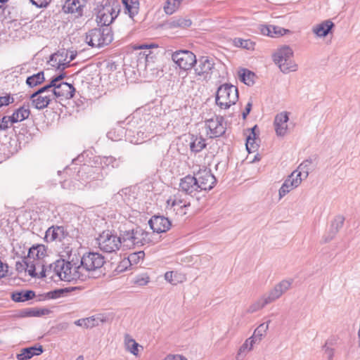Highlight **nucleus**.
Returning a JSON list of instances; mask_svg holds the SVG:
<instances>
[{
	"label": "nucleus",
	"instance_id": "nucleus-6",
	"mask_svg": "<svg viewBox=\"0 0 360 360\" xmlns=\"http://www.w3.org/2000/svg\"><path fill=\"white\" fill-rule=\"evenodd\" d=\"M120 13L119 4L113 1L105 4L98 5L96 8V21L103 27H108L117 17Z\"/></svg>",
	"mask_w": 360,
	"mask_h": 360
},
{
	"label": "nucleus",
	"instance_id": "nucleus-49",
	"mask_svg": "<svg viewBox=\"0 0 360 360\" xmlns=\"http://www.w3.org/2000/svg\"><path fill=\"white\" fill-rule=\"evenodd\" d=\"M344 221H345V218L342 216H341V215L337 216L334 219V220L333 221L332 224H331L333 230L335 232L338 231V230L342 227Z\"/></svg>",
	"mask_w": 360,
	"mask_h": 360
},
{
	"label": "nucleus",
	"instance_id": "nucleus-9",
	"mask_svg": "<svg viewBox=\"0 0 360 360\" xmlns=\"http://www.w3.org/2000/svg\"><path fill=\"white\" fill-rule=\"evenodd\" d=\"M99 248L105 252H115L122 247L121 238L109 231H103L97 238Z\"/></svg>",
	"mask_w": 360,
	"mask_h": 360
},
{
	"label": "nucleus",
	"instance_id": "nucleus-35",
	"mask_svg": "<svg viewBox=\"0 0 360 360\" xmlns=\"http://www.w3.org/2000/svg\"><path fill=\"white\" fill-rule=\"evenodd\" d=\"M311 165V161L305 160L301 163L297 169L292 172L294 175L297 176V178H300L301 181L307 178L309 175V167Z\"/></svg>",
	"mask_w": 360,
	"mask_h": 360
},
{
	"label": "nucleus",
	"instance_id": "nucleus-34",
	"mask_svg": "<svg viewBox=\"0 0 360 360\" xmlns=\"http://www.w3.org/2000/svg\"><path fill=\"white\" fill-rule=\"evenodd\" d=\"M63 231L60 226L50 227L46 231L45 238L47 241H53L57 239H60L63 236Z\"/></svg>",
	"mask_w": 360,
	"mask_h": 360
},
{
	"label": "nucleus",
	"instance_id": "nucleus-28",
	"mask_svg": "<svg viewBox=\"0 0 360 360\" xmlns=\"http://www.w3.org/2000/svg\"><path fill=\"white\" fill-rule=\"evenodd\" d=\"M261 32L264 35L276 37L283 36L290 32V30H285L278 26L275 25H264L261 27Z\"/></svg>",
	"mask_w": 360,
	"mask_h": 360
},
{
	"label": "nucleus",
	"instance_id": "nucleus-18",
	"mask_svg": "<svg viewBox=\"0 0 360 360\" xmlns=\"http://www.w3.org/2000/svg\"><path fill=\"white\" fill-rule=\"evenodd\" d=\"M292 283V279H286L283 280L276 284L272 290L266 294L269 297V300L273 302L278 299L283 293L290 288Z\"/></svg>",
	"mask_w": 360,
	"mask_h": 360
},
{
	"label": "nucleus",
	"instance_id": "nucleus-3",
	"mask_svg": "<svg viewBox=\"0 0 360 360\" xmlns=\"http://www.w3.org/2000/svg\"><path fill=\"white\" fill-rule=\"evenodd\" d=\"M293 54L292 48L288 45L280 46L273 54L274 62L283 73L297 70V65L292 60Z\"/></svg>",
	"mask_w": 360,
	"mask_h": 360
},
{
	"label": "nucleus",
	"instance_id": "nucleus-2",
	"mask_svg": "<svg viewBox=\"0 0 360 360\" xmlns=\"http://www.w3.org/2000/svg\"><path fill=\"white\" fill-rule=\"evenodd\" d=\"M122 247L131 249L151 243V233L137 227L121 233Z\"/></svg>",
	"mask_w": 360,
	"mask_h": 360
},
{
	"label": "nucleus",
	"instance_id": "nucleus-19",
	"mask_svg": "<svg viewBox=\"0 0 360 360\" xmlns=\"http://www.w3.org/2000/svg\"><path fill=\"white\" fill-rule=\"evenodd\" d=\"M153 232L160 233L168 231L171 226L169 220L163 216H154L148 221Z\"/></svg>",
	"mask_w": 360,
	"mask_h": 360
},
{
	"label": "nucleus",
	"instance_id": "nucleus-32",
	"mask_svg": "<svg viewBox=\"0 0 360 360\" xmlns=\"http://www.w3.org/2000/svg\"><path fill=\"white\" fill-rule=\"evenodd\" d=\"M30 111L27 107L22 106L17 109L11 116L13 123H17L25 120L30 116Z\"/></svg>",
	"mask_w": 360,
	"mask_h": 360
},
{
	"label": "nucleus",
	"instance_id": "nucleus-42",
	"mask_svg": "<svg viewBox=\"0 0 360 360\" xmlns=\"http://www.w3.org/2000/svg\"><path fill=\"white\" fill-rule=\"evenodd\" d=\"M44 80V76L43 72H39L35 75L28 77L26 80L27 84L30 87H34L38 84H40Z\"/></svg>",
	"mask_w": 360,
	"mask_h": 360
},
{
	"label": "nucleus",
	"instance_id": "nucleus-54",
	"mask_svg": "<svg viewBox=\"0 0 360 360\" xmlns=\"http://www.w3.org/2000/svg\"><path fill=\"white\" fill-rule=\"evenodd\" d=\"M13 101V98H11L9 96H1L0 97V107L4 105H7Z\"/></svg>",
	"mask_w": 360,
	"mask_h": 360
},
{
	"label": "nucleus",
	"instance_id": "nucleus-45",
	"mask_svg": "<svg viewBox=\"0 0 360 360\" xmlns=\"http://www.w3.org/2000/svg\"><path fill=\"white\" fill-rule=\"evenodd\" d=\"M234 44L236 46L242 47L246 49H253L254 44L249 39H243L236 38L234 39Z\"/></svg>",
	"mask_w": 360,
	"mask_h": 360
},
{
	"label": "nucleus",
	"instance_id": "nucleus-64",
	"mask_svg": "<svg viewBox=\"0 0 360 360\" xmlns=\"http://www.w3.org/2000/svg\"><path fill=\"white\" fill-rule=\"evenodd\" d=\"M359 346L360 347V339H359Z\"/></svg>",
	"mask_w": 360,
	"mask_h": 360
},
{
	"label": "nucleus",
	"instance_id": "nucleus-55",
	"mask_svg": "<svg viewBox=\"0 0 360 360\" xmlns=\"http://www.w3.org/2000/svg\"><path fill=\"white\" fill-rule=\"evenodd\" d=\"M31 2L37 7L42 8L48 5L49 0H31Z\"/></svg>",
	"mask_w": 360,
	"mask_h": 360
},
{
	"label": "nucleus",
	"instance_id": "nucleus-1",
	"mask_svg": "<svg viewBox=\"0 0 360 360\" xmlns=\"http://www.w3.org/2000/svg\"><path fill=\"white\" fill-rule=\"evenodd\" d=\"M46 249L44 245L32 246L29 249L27 257L15 263L16 271L20 274L35 276V271L42 269L46 264Z\"/></svg>",
	"mask_w": 360,
	"mask_h": 360
},
{
	"label": "nucleus",
	"instance_id": "nucleus-51",
	"mask_svg": "<svg viewBox=\"0 0 360 360\" xmlns=\"http://www.w3.org/2000/svg\"><path fill=\"white\" fill-rule=\"evenodd\" d=\"M44 314L43 310L36 309H30L24 311V316L30 317H38Z\"/></svg>",
	"mask_w": 360,
	"mask_h": 360
},
{
	"label": "nucleus",
	"instance_id": "nucleus-13",
	"mask_svg": "<svg viewBox=\"0 0 360 360\" xmlns=\"http://www.w3.org/2000/svg\"><path fill=\"white\" fill-rule=\"evenodd\" d=\"M172 59L179 68L184 70L191 69L194 64L197 63L195 55L187 50L175 51L172 55Z\"/></svg>",
	"mask_w": 360,
	"mask_h": 360
},
{
	"label": "nucleus",
	"instance_id": "nucleus-14",
	"mask_svg": "<svg viewBox=\"0 0 360 360\" xmlns=\"http://www.w3.org/2000/svg\"><path fill=\"white\" fill-rule=\"evenodd\" d=\"M50 88L47 84L30 96V99L35 108L44 109L54 99Z\"/></svg>",
	"mask_w": 360,
	"mask_h": 360
},
{
	"label": "nucleus",
	"instance_id": "nucleus-24",
	"mask_svg": "<svg viewBox=\"0 0 360 360\" xmlns=\"http://www.w3.org/2000/svg\"><path fill=\"white\" fill-rule=\"evenodd\" d=\"M288 115L287 112L278 114L274 120L276 133L278 136H283L288 132Z\"/></svg>",
	"mask_w": 360,
	"mask_h": 360
},
{
	"label": "nucleus",
	"instance_id": "nucleus-15",
	"mask_svg": "<svg viewBox=\"0 0 360 360\" xmlns=\"http://www.w3.org/2000/svg\"><path fill=\"white\" fill-rule=\"evenodd\" d=\"M207 131V135L210 138L219 137L223 135L226 130L222 117L214 116L207 120L205 123Z\"/></svg>",
	"mask_w": 360,
	"mask_h": 360
},
{
	"label": "nucleus",
	"instance_id": "nucleus-41",
	"mask_svg": "<svg viewBox=\"0 0 360 360\" xmlns=\"http://www.w3.org/2000/svg\"><path fill=\"white\" fill-rule=\"evenodd\" d=\"M191 20L188 18H179L174 19L169 22V27H188L191 25Z\"/></svg>",
	"mask_w": 360,
	"mask_h": 360
},
{
	"label": "nucleus",
	"instance_id": "nucleus-38",
	"mask_svg": "<svg viewBox=\"0 0 360 360\" xmlns=\"http://www.w3.org/2000/svg\"><path fill=\"white\" fill-rule=\"evenodd\" d=\"M183 0H166L163 9L166 14L172 15L179 8Z\"/></svg>",
	"mask_w": 360,
	"mask_h": 360
},
{
	"label": "nucleus",
	"instance_id": "nucleus-23",
	"mask_svg": "<svg viewBox=\"0 0 360 360\" xmlns=\"http://www.w3.org/2000/svg\"><path fill=\"white\" fill-rule=\"evenodd\" d=\"M180 188L188 194L200 191L195 174L194 176L188 175L182 179L180 182Z\"/></svg>",
	"mask_w": 360,
	"mask_h": 360
},
{
	"label": "nucleus",
	"instance_id": "nucleus-46",
	"mask_svg": "<svg viewBox=\"0 0 360 360\" xmlns=\"http://www.w3.org/2000/svg\"><path fill=\"white\" fill-rule=\"evenodd\" d=\"M152 47H157L155 44H141L137 47H136V49H146L147 51L144 52V55L146 56V67L149 65V58H152L153 57L150 56L151 52L149 51V49Z\"/></svg>",
	"mask_w": 360,
	"mask_h": 360
},
{
	"label": "nucleus",
	"instance_id": "nucleus-47",
	"mask_svg": "<svg viewBox=\"0 0 360 360\" xmlns=\"http://www.w3.org/2000/svg\"><path fill=\"white\" fill-rule=\"evenodd\" d=\"M205 147V140L200 139H195L191 143V149L194 152H199Z\"/></svg>",
	"mask_w": 360,
	"mask_h": 360
},
{
	"label": "nucleus",
	"instance_id": "nucleus-20",
	"mask_svg": "<svg viewBox=\"0 0 360 360\" xmlns=\"http://www.w3.org/2000/svg\"><path fill=\"white\" fill-rule=\"evenodd\" d=\"M74 59L72 56L68 60L67 53H56L51 56L49 65L58 70H63L69 66V63Z\"/></svg>",
	"mask_w": 360,
	"mask_h": 360
},
{
	"label": "nucleus",
	"instance_id": "nucleus-25",
	"mask_svg": "<svg viewBox=\"0 0 360 360\" xmlns=\"http://www.w3.org/2000/svg\"><path fill=\"white\" fill-rule=\"evenodd\" d=\"M43 352V348L41 345H34L25 347L20 349L19 354L16 355L18 360H28L34 356L40 355Z\"/></svg>",
	"mask_w": 360,
	"mask_h": 360
},
{
	"label": "nucleus",
	"instance_id": "nucleus-17",
	"mask_svg": "<svg viewBox=\"0 0 360 360\" xmlns=\"http://www.w3.org/2000/svg\"><path fill=\"white\" fill-rule=\"evenodd\" d=\"M195 72L198 76L207 79L210 77L212 70L214 68V62L207 56H202L195 63Z\"/></svg>",
	"mask_w": 360,
	"mask_h": 360
},
{
	"label": "nucleus",
	"instance_id": "nucleus-50",
	"mask_svg": "<svg viewBox=\"0 0 360 360\" xmlns=\"http://www.w3.org/2000/svg\"><path fill=\"white\" fill-rule=\"evenodd\" d=\"M149 276L146 274H142L136 277L134 280V283L137 284L138 285L143 286L147 285L149 283Z\"/></svg>",
	"mask_w": 360,
	"mask_h": 360
},
{
	"label": "nucleus",
	"instance_id": "nucleus-31",
	"mask_svg": "<svg viewBox=\"0 0 360 360\" xmlns=\"http://www.w3.org/2000/svg\"><path fill=\"white\" fill-rule=\"evenodd\" d=\"M257 128V126H255L252 127L249 132V134L247 136L246 139V149L248 151V153H252L255 152L258 146V144L256 142L257 139V134L255 133V129Z\"/></svg>",
	"mask_w": 360,
	"mask_h": 360
},
{
	"label": "nucleus",
	"instance_id": "nucleus-12",
	"mask_svg": "<svg viewBox=\"0 0 360 360\" xmlns=\"http://www.w3.org/2000/svg\"><path fill=\"white\" fill-rule=\"evenodd\" d=\"M82 268L85 270V274L90 273L102 267L105 263L104 257L98 252H88L84 254L80 260Z\"/></svg>",
	"mask_w": 360,
	"mask_h": 360
},
{
	"label": "nucleus",
	"instance_id": "nucleus-4",
	"mask_svg": "<svg viewBox=\"0 0 360 360\" xmlns=\"http://www.w3.org/2000/svg\"><path fill=\"white\" fill-rule=\"evenodd\" d=\"M113 39L110 28H94L87 32L84 37V41L93 48H101L110 44Z\"/></svg>",
	"mask_w": 360,
	"mask_h": 360
},
{
	"label": "nucleus",
	"instance_id": "nucleus-26",
	"mask_svg": "<svg viewBox=\"0 0 360 360\" xmlns=\"http://www.w3.org/2000/svg\"><path fill=\"white\" fill-rule=\"evenodd\" d=\"M333 26V22L327 20L319 24L314 25L312 27V32L318 37H324L328 35Z\"/></svg>",
	"mask_w": 360,
	"mask_h": 360
},
{
	"label": "nucleus",
	"instance_id": "nucleus-60",
	"mask_svg": "<svg viewBox=\"0 0 360 360\" xmlns=\"http://www.w3.org/2000/svg\"><path fill=\"white\" fill-rule=\"evenodd\" d=\"M65 184H66V181L63 182V184H62V186L63 188H66L67 187L65 186Z\"/></svg>",
	"mask_w": 360,
	"mask_h": 360
},
{
	"label": "nucleus",
	"instance_id": "nucleus-33",
	"mask_svg": "<svg viewBox=\"0 0 360 360\" xmlns=\"http://www.w3.org/2000/svg\"><path fill=\"white\" fill-rule=\"evenodd\" d=\"M257 340L258 339H251V341L249 342L248 339H247L244 344L239 348L236 357V359L243 360L246 354L252 349L254 344L256 343Z\"/></svg>",
	"mask_w": 360,
	"mask_h": 360
},
{
	"label": "nucleus",
	"instance_id": "nucleus-59",
	"mask_svg": "<svg viewBox=\"0 0 360 360\" xmlns=\"http://www.w3.org/2000/svg\"><path fill=\"white\" fill-rule=\"evenodd\" d=\"M76 360H84V357H83V356H79L76 359Z\"/></svg>",
	"mask_w": 360,
	"mask_h": 360
},
{
	"label": "nucleus",
	"instance_id": "nucleus-62",
	"mask_svg": "<svg viewBox=\"0 0 360 360\" xmlns=\"http://www.w3.org/2000/svg\"><path fill=\"white\" fill-rule=\"evenodd\" d=\"M134 143L138 144V143H139V140L135 141H134Z\"/></svg>",
	"mask_w": 360,
	"mask_h": 360
},
{
	"label": "nucleus",
	"instance_id": "nucleus-36",
	"mask_svg": "<svg viewBox=\"0 0 360 360\" xmlns=\"http://www.w3.org/2000/svg\"><path fill=\"white\" fill-rule=\"evenodd\" d=\"M124 347L127 351L137 356L141 350L143 349V346L135 341V339H124Z\"/></svg>",
	"mask_w": 360,
	"mask_h": 360
},
{
	"label": "nucleus",
	"instance_id": "nucleus-52",
	"mask_svg": "<svg viewBox=\"0 0 360 360\" xmlns=\"http://www.w3.org/2000/svg\"><path fill=\"white\" fill-rule=\"evenodd\" d=\"M330 345H332V339L330 341H327L323 346V349L325 350V353L327 355L328 360H331L333 356V349L330 348Z\"/></svg>",
	"mask_w": 360,
	"mask_h": 360
},
{
	"label": "nucleus",
	"instance_id": "nucleus-40",
	"mask_svg": "<svg viewBox=\"0 0 360 360\" xmlns=\"http://www.w3.org/2000/svg\"><path fill=\"white\" fill-rule=\"evenodd\" d=\"M145 253L143 251L133 252L128 256L127 260H123L122 263L127 264L129 263L131 265L139 264L144 258Z\"/></svg>",
	"mask_w": 360,
	"mask_h": 360
},
{
	"label": "nucleus",
	"instance_id": "nucleus-39",
	"mask_svg": "<svg viewBox=\"0 0 360 360\" xmlns=\"http://www.w3.org/2000/svg\"><path fill=\"white\" fill-rule=\"evenodd\" d=\"M271 303L270 300H269V297L265 294L260 299H259L257 302L253 303L250 307L248 308V312L253 313L261 309H262L264 306L266 304Z\"/></svg>",
	"mask_w": 360,
	"mask_h": 360
},
{
	"label": "nucleus",
	"instance_id": "nucleus-56",
	"mask_svg": "<svg viewBox=\"0 0 360 360\" xmlns=\"http://www.w3.org/2000/svg\"><path fill=\"white\" fill-rule=\"evenodd\" d=\"M165 360H187V359L181 355H168Z\"/></svg>",
	"mask_w": 360,
	"mask_h": 360
},
{
	"label": "nucleus",
	"instance_id": "nucleus-11",
	"mask_svg": "<svg viewBox=\"0 0 360 360\" xmlns=\"http://www.w3.org/2000/svg\"><path fill=\"white\" fill-rule=\"evenodd\" d=\"M190 202L179 194L171 196L167 200L166 210L170 215L184 216L186 214Z\"/></svg>",
	"mask_w": 360,
	"mask_h": 360
},
{
	"label": "nucleus",
	"instance_id": "nucleus-43",
	"mask_svg": "<svg viewBox=\"0 0 360 360\" xmlns=\"http://www.w3.org/2000/svg\"><path fill=\"white\" fill-rule=\"evenodd\" d=\"M240 80L245 84L250 86L254 83L255 74L247 70H241L238 72Z\"/></svg>",
	"mask_w": 360,
	"mask_h": 360
},
{
	"label": "nucleus",
	"instance_id": "nucleus-48",
	"mask_svg": "<svg viewBox=\"0 0 360 360\" xmlns=\"http://www.w3.org/2000/svg\"><path fill=\"white\" fill-rule=\"evenodd\" d=\"M13 123L11 116H4L0 119V131L8 129Z\"/></svg>",
	"mask_w": 360,
	"mask_h": 360
},
{
	"label": "nucleus",
	"instance_id": "nucleus-21",
	"mask_svg": "<svg viewBox=\"0 0 360 360\" xmlns=\"http://www.w3.org/2000/svg\"><path fill=\"white\" fill-rule=\"evenodd\" d=\"M302 183L301 179L292 173L285 180L278 191L279 199L283 198L290 191L297 188Z\"/></svg>",
	"mask_w": 360,
	"mask_h": 360
},
{
	"label": "nucleus",
	"instance_id": "nucleus-27",
	"mask_svg": "<svg viewBox=\"0 0 360 360\" xmlns=\"http://www.w3.org/2000/svg\"><path fill=\"white\" fill-rule=\"evenodd\" d=\"M96 162L99 163L103 168H118L121 165L122 160L121 158H116L113 156L110 155L98 157L96 158Z\"/></svg>",
	"mask_w": 360,
	"mask_h": 360
},
{
	"label": "nucleus",
	"instance_id": "nucleus-10",
	"mask_svg": "<svg viewBox=\"0 0 360 360\" xmlns=\"http://www.w3.org/2000/svg\"><path fill=\"white\" fill-rule=\"evenodd\" d=\"M60 267H62V260H58L47 267L43 266L42 269L34 272L35 276H30L35 278H47L51 281L58 282L62 281V270Z\"/></svg>",
	"mask_w": 360,
	"mask_h": 360
},
{
	"label": "nucleus",
	"instance_id": "nucleus-53",
	"mask_svg": "<svg viewBox=\"0 0 360 360\" xmlns=\"http://www.w3.org/2000/svg\"><path fill=\"white\" fill-rule=\"evenodd\" d=\"M8 266L7 264L4 263L0 259V278L5 277L7 275Z\"/></svg>",
	"mask_w": 360,
	"mask_h": 360
},
{
	"label": "nucleus",
	"instance_id": "nucleus-22",
	"mask_svg": "<svg viewBox=\"0 0 360 360\" xmlns=\"http://www.w3.org/2000/svg\"><path fill=\"white\" fill-rule=\"evenodd\" d=\"M106 321V316L103 314H96L88 318L81 319L75 322V323L84 328H91L98 326Z\"/></svg>",
	"mask_w": 360,
	"mask_h": 360
},
{
	"label": "nucleus",
	"instance_id": "nucleus-61",
	"mask_svg": "<svg viewBox=\"0 0 360 360\" xmlns=\"http://www.w3.org/2000/svg\"><path fill=\"white\" fill-rule=\"evenodd\" d=\"M6 1H7V0H0L1 4H4Z\"/></svg>",
	"mask_w": 360,
	"mask_h": 360
},
{
	"label": "nucleus",
	"instance_id": "nucleus-5",
	"mask_svg": "<svg viewBox=\"0 0 360 360\" xmlns=\"http://www.w3.org/2000/svg\"><path fill=\"white\" fill-rule=\"evenodd\" d=\"M238 99V91L236 86L224 84L219 86L216 94V103L221 109H227L236 104Z\"/></svg>",
	"mask_w": 360,
	"mask_h": 360
},
{
	"label": "nucleus",
	"instance_id": "nucleus-29",
	"mask_svg": "<svg viewBox=\"0 0 360 360\" xmlns=\"http://www.w3.org/2000/svg\"><path fill=\"white\" fill-rule=\"evenodd\" d=\"M123 4L125 13H128L131 18H133L136 15L139 9V0H121Z\"/></svg>",
	"mask_w": 360,
	"mask_h": 360
},
{
	"label": "nucleus",
	"instance_id": "nucleus-30",
	"mask_svg": "<svg viewBox=\"0 0 360 360\" xmlns=\"http://www.w3.org/2000/svg\"><path fill=\"white\" fill-rule=\"evenodd\" d=\"M164 278L165 281L172 285H177L178 283H183L186 281L184 274L178 271H167L165 274Z\"/></svg>",
	"mask_w": 360,
	"mask_h": 360
},
{
	"label": "nucleus",
	"instance_id": "nucleus-37",
	"mask_svg": "<svg viewBox=\"0 0 360 360\" xmlns=\"http://www.w3.org/2000/svg\"><path fill=\"white\" fill-rule=\"evenodd\" d=\"M35 294L32 290L15 292L12 294V299L15 302H25L32 299Z\"/></svg>",
	"mask_w": 360,
	"mask_h": 360
},
{
	"label": "nucleus",
	"instance_id": "nucleus-57",
	"mask_svg": "<svg viewBox=\"0 0 360 360\" xmlns=\"http://www.w3.org/2000/svg\"><path fill=\"white\" fill-rule=\"evenodd\" d=\"M251 108H252V103L249 102V103H248V104L245 107V111L243 112V119L246 118L247 115L250 113Z\"/></svg>",
	"mask_w": 360,
	"mask_h": 360
},
{
	"label": "nucleus",
	"instance_id": "nucleus-8",
	"mask_svg": "<svg viewBox=\"0 0 360 360\" xmlns=\"http://www.w3.org/2000/svg\"><path fill=\"white\" fill-rule=\"evenodd\" d=\"M62 281L70 282L72 281L81 280L84 281L89 277L88 274H85V270L82 268L81 263L73 262H65L62 259Z\"/></svg>",
	"mask_w": 360,
	"mask_h": 360
},
{
	"label": "nucleus",
	"instance_id": "nucleus-63",
	"mask_svg": "<svg viewBox=\"0 0 360 360\" xmlns=\"http://www.w3.org/2000/svg\"><path fill=\"white\" fill-rule=\"evenodd\" d=\"M49 94H50V92L44 94V96H49Z\"/></svg>",
	"mask_w": 360,
	"mask_h": 360
},
{
	"label": "nucleus",
	"instance_id": "nucleus-7",
	"mask_svg": "<svg viewBox=\"0 0 360 360\" xmlns=\"http://www.w3.org/2000/svg\"><path fill=\"white\" fill-rule=\"evenodd\" d=\"M65 76V73H60L58 75L53 77L49 84L54 99L60 97L68 99L74 96L75 91L74 86L62 81Z\"/></svg>",
	"mask_w": 360,
	"mask_h": 360
},
{
	"label": "nucleus",
	"instance_id": "nucleus-16",
	"mask_svg": "<svg viewBox=\"0 0 360 360\" xmlns=\"http://www.w3.org/2000/svg\"><path fill=\"white\" fill-rule=\"evenodd\" d=\"M195 176L200 191L210 190L214 187L216 183V179L210 169H200L195 174Z\"/></svg>",
	"mask_w": 360,
	"mask_h": 360
},
{
	"label": "nucleus",
	"instance_id": "nucleus-44",
	"mask_svg": "<svg viewBox=\"0 0 360 360\" xmlns=\"http://www.w3.org/2000/svg\"><path fill=\"white\" fill-rule=\"evenodd\" d=\"M269 328L268 323H263L260 324L254 331L253 335L250 338H261L266 335V330Z\"/></svg>",
	"mask_w": 360,
	"mask_h": 360
},
{
	"label": "nucleus",
	"instance_id": "nucleus-58",
	"mask_svg": "<svg viewBox=\"0 0 360 360\" xmlns=\"http://www.w3.org/2000/svg\"><path fill=\"white\" fill-rule=\"evenodd\" d=\"M75 4V1L74 0H69L66 2V6H65V7L68 6V11L69 12H72L73 13L74 12V8H70V5H73Z\"/></svg>",
	"mask_w": 360,
	"mask_h": 360
}]
</instances>
